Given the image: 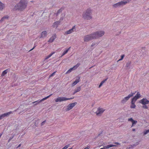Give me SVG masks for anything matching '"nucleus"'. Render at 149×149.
<instances>
[{
    "instance_id": "14",
    "label": "nucleus",
    "mask_w": 149,
    "mask_h": 149,
    "mask_svg": "<svg viewBox=\"0 0 149 149\" xmlns=\"http://www.w3.org/2000/svg\"><path fill=\"white\" fill-rule=\"evenodd\" d=\"M11 113H12L11 111H10V112H9L6 113H4L2 114L0 116V119H2L5 116H7L9 115V114H10Z\"/></svg>"
},
{
    "instance_id": "49",
    "label": "nucleus",
    "mask_w": 149,
    "mask_h": 149,
    "mask_svg": "<svg viewBox=\"0 0 149 149\" xmlns=\"http://www.w3.org/2000/svg\"><path fill=\"white\" fill-rule=\"evenodd\" d=\"M91 67L90 68H91L92 67Z\"/></svg>"
},
{
    "instance_id": "41",
    "label": "nucleus",
    "mask_w": 149,
    "mask_h": 149,
    "mask_svg": "<svg viewBox=\"0 0 149 149\" xmlns=\"http://www.w3.org/2000/svg\"><path fill=\"white\" fill-rule=\"evenodd\" d=\"M45 121H43V122H42V123H41V125H44V123H45Z\"/></svg>"
},
{
    "instance_id": "24",
    "label": "nucleus",
    "mask_w": 149,
    "mask_h": 149,
    "mask_svg": "<svg viewBox=\"0 0 149 149\" xmlns=\"http://www.w3.org/2000/svg\"><path fill=\"white\" fill-rule=\"evenodd\" d=\"M52 94H50V95H49L45 97V98H43L39 102H41L44 100H46L47 99V98H49V97H50Z\"/></svg>"
},
{
    "instance_id": "4",
    "label": "nucleus",
    "mask_w": 149,
    "mask_h": 149,
    "mask_svg": "<svg viewBox=\"0 0 149 149\" xmlns=\"http://www.w3.org/2000/svg\"><path fill=\"white\" fill-rule=\"evenodd\" d=\"M74 98V97L70 98H67L64 97H58L55 99L56 102H61L62 101L72 99Z\"/></svg>"
},
{
    "instance_id": "12",
    "label": "nucleus",
    "mask_w": 149,
    "mask_h": 149,
    "mask_svg": "<svg viewBox=\"0 0 149 149\" xmlns=\"http://www.w3.org/2000/svg\"><path fill=\"white\" fill-rule=\"evenodd\" d=\"M129 2L128 0L126 1L125 0H124L123 1H121L119 2H118V4L120 6H123L125 5L126 3Z\"/></svg>"
},
{
    "instance_id": "5",
    "label": "nucleus",
    "mask_w": 149,
    "mask_h": 149,
    "mask_svg": "<svg viewBox=\"0 0 149 149\" xmlns=\"http://www.w3.org/2000/svg\"><path fill=\"white\" fill-rule=\"evenodd\" d=\"M135 94V93H131L130 94L128 95L123 98L121 101V102L122 103H125L130 98L133 96Z\"/></svg>"
},
{
    "instance_id": "6",
    "label": "nucleus",
    "mask_w": 149,
    "mask_h": 149,
    "mask_svg": "<svg viewBox=\"0 0 149 149\" xmlns=\"http://www.w3.org/2000/svg\"><path fill=\"white\" fill-rule=\"evenodd\" d=\"M93 33L88 35L85 36L84 38V41H88L90 40L95 39L94 36H93Z\"/></svg>"
},
{
    "instance_id": "16",
    "label": "nucleus",
    "mask_w": 149,
    "mask_h": 149,
    "mask_svg": "<svg viewBox=\"0 0 149 149\" xmlns=\"http://www.w3.org/2000/svg\"><path fill=\"white\" fill-rule=\"evenodd\" d=\"M56 34H54L49 39L48 42H52L56 38Z\"/></svg>"
},
{
    "instance_id": "29",
    "label": "nucleus",
    "mask_w": 149,
    "mask_h": 149,
    "mask_svg": "<svg viewBox=\"0 0 149 149\" xmlns=\"http://www.w3.org/2000/svg\"><path fill=\"white\" fill-rule=\"evenodd\" d=\"M117 146L116 145H113V144L108 145V147H109V148L111 147H115V146Z\"/></svg>"
},
{
    "instance_id": "13",
    "label": "nucleus",
    "mask_w": 149,
    "mask_h": 149,
    "mask_svg": "<svg viewBox=\"0 0 149 149\" xmlns=\"http://www.w3.org/2000/svg\"><path fill=\"white\" fill-rule=\"evenodd\" d=\"M136 101L132 99L131 102V104L130 106L131 108L134 109L136 107V106L135 104Z\"/></svg>"
},
{
    "instance_id": "37",
    "label": "nucleus",
    "mask_w": 149,
    "mask_h": 149,
    "mask_svg": "<svg viewBox=\"0 0 149 149\" xmlns=\"http://www.w3.org/2000/svg\"><path fill=\"white\" fill-rule=\"evenodd\" d=\"M4 19H8V15L3 17Z\"/></svg>"
},
{
    "instance_id": "48",
    "label": "nucleus",
    "mask_w": 149,
    "mask_h": 149,
    "mask_svg": "<svg viewBox=\"0 0 149 149\" xmlns=\"http://www.w3.org/2000/svg\"><path fill=\"white\" fill-rule=\"evenodd\" d=\"M93 45H93V44H92V46H93Z\"/></svg>"
},
{
    "instance_id": "2",
    "label": "nucleus",
    "mask_w": 149,
    "mask_h": 149,
    "mask_svg": "<svg viewBox=\"0 0 149 149\" xmlns=\"http://www.w3.org/2000/svg\"><path fill=\"white\" fill-rule=\"evenodd\" d=\"M92 10L91 8L87 9L83 14V17L85 19H90L92 18L91 13Z\"/></svg>"
},
{
    "instance_id": "47",
    "label": "nucleus",
    "mask_w": 149,
    "mask_h": 149,
    "mask_svg": "<svg viewBox=\"0 0 149 149\" xmlns=\"http://www.w3.org/2000/svg\"><path fill=\"white\" fill-rule=\"evenodd\" d=\"M72 149V148H71L69 149Z\"/></svg>"
},
{
    "instance_id": "43",
    "label": "nucleus",
    "mask_w": 149,
    "mask_h": 149,
    "mask_svg": "<svg viewBox=\"0 0 149 149\" xmlns=\"http://www.w3.org/2000/svg\"><path fill=\"white\" fill-rule=\"evenodd\" d=\"M21 144H19V145L17 146V148H19V147L21 146Z\"/></svg>"
},
{
    "instance_id": "27",
    "label": "nucleus",
    "mask_w": 149,
    "mask_h": 149,
    "mask_svg": "<svg viewBox=\"0 0 149 149\" xmlns=\"http://www.w3.org/2000/svg\"><path fill=\"white\" fill-rule=\"evenodd\" d=\"M137 122V121H136L133 120V121H132V124L131 127H133L134 124H136Z\"/></svg>"
},
{
    "instance_id": "22",
    "label": "nucleus",
    "mask_w": 149,
    "mask_h": 149,
    "mask_svg": "<svg viewBox=\"0 0 149 149\" xmlns=\"http://www.w3.org/2000/svg\"><path fill=\"white\" fill-rule=\"evenodd\" d=\"M55 53L54 52H52L49 55L47 56H46L45 58V60H46L49 58L51 57Z\"/></svg>"
},
{
    "instance_id": "18",
    "label": "nucleus",
    "mask_w": 149,
    "mask_h": 149,
    "mask_svg": "<svg viewBox=\"0 0 149 149\" xmlns=\"http://www.w3.org/2000/svg\"><path fill=\"white\" fill-rule=\"evenodd\" d=\"M47 34V32L46 31H44L42 32L41 34V37L43 38L45 37Z\"/></svg>"
},
{
    "instance_id": "42",
    "label": "nucleus",
    "mask_w": 149,
    "mask_h": 149,
    "mask_svg": "<svg viewBox=\"0 0 149 149\" xmlns=\"http://www.w3.org/2000/svg\"><path fill=\"white\" fill-rule=\"evenodd\" d=\"M114 143L115 144H116L117 145H120V144L119 143H117V142H115Z\"/></svg>"
},
{
    "instance_id": "26",
    "label": "nucleus",
    "mask_w": 149,
    "mask_h": 149,
    "mask_svg": "<svg viewBox=\"0 0 149 149\" xmlns=\"http://www.w3.org/2000/svg\"><path fill=\"white\" fill-rule=\"evenodd\" d=\"M107 79H105V80H104L102 81L101 83H100V85H99V88H100L101 86L102 85V84H103L107 80Z\"/></svg>"
},
{
    "instance_id": "39",
    "label": "nucleus",
    "mask_w": 149,
    "mask_h": 149,
    "mask_svg": "<svg viewBox=\"0 0 149 149\" xmlns=\"http://www.w3.org/2000/svg\"><path fill=\"white\" fill-rule=\"evenodd\" d=\"M55 72H53V73H52V74H51L50 75V77H51L52 76H53L54 75Z\"/></svg>"
},
{
    "instance_id": "21",
    "label": "nucleus",
    "mask_w": 149,
    "mask_h": 149,
    "mask_svg": "<svg viewBox=\"0 0 149 149\" xmlns=\"http://www.w3.org/2000/svg\"><path fill=\"white\" fill-rule=\"evenodd\" d=\"M4 8V4L0 1V10H2Z\"/></svg>"
},
{
    "instance_id": "15",
    "label": "nucleus",
    "mask_w": 149,
    "mask_h": 149,
    "mask_svg": "<svg viewBox=\"0 0 149 149\" xmlns=\"http://www.w3.org/2000/svg\"><path fill=\"white\" fill-rule=\"evenodd\" d=\"M61 22L60 21H58L56 22H55L54 23L52 26L53 27L57 28L58 25Z\"/></svg>"
},
{
    "instance_id": "36",
    "label": "nucleus",
    "mask_w": 149,
    "mask_h": 149,
    "mask_svg": "<svg viewBox=\"0 0 149 149\" xmlns=\"http://www.w3.org/2000/svg\"><path fill=\"white\" fill-rule=\"evenodd\" d=\"M143 107L145 109H147L148 108V107L146 105L143 106Z\"/></svg>"
},
{
    "instance_id": "1",
    "label": "nucleus",
    "mask_w": 149,
    "mask_h": 149,
    "mask_svg": "<svg viewBox=\"0 0 149 149\" xmlns=\"http://www.w3.org/2000/svg\"><path fill=\"white\" fill-rule=\"evenodd\" d=\"M27 4L26 0H21L15 6V8L16 10H22L26 7Z\"/></svg>"
},
{
    "instance_id": "32",
    "label": "nucleus",
    "mask_w": 149,
    "mask_h": 149,
    "mask_svg": "<svg viewBox=\"0 0 149 149\" xmlns=\"http://www.w3.org/2000/svg\"><path fill=\"white\" fill-rule=\"evenodd\" d=\"M124 57V55H123L121 56V58L120 59L118 60V61H121L123 60V58Z\"/></svg>"
},
{
    "instance_id": "31",
    "label": "nucleus",
    "mask_w": 149,
    "mask_h": 149,
    "mask_svg": "<svg viewBox=\"0 0 149 149\" xmlns=\"http://www.w3.org/2000/svg\"><path fill=\"white\" fill-rule=\"evenodd\" d=\"M73 70L72 68H71L70 69H69L66 72V73H68L71 72Z\"/></svg>"
},
{
    "instance_id": "7",
    "label": "nucleus",
    "mask_w": 149,
    "mask_h": 149,
    "mask_svg": "<svg viewBox=\"0 0 149 149\" xmlns=\"http://www.w3.org/2000/svg\"><path fill=\"white\" fill-rule=\"evenodd\" d=\"M139 102L143 105H145L149 104V101L146 98H143L140 100Z\"/></svg>"
},
{
    "instance_id": "44",
    "label": "nucleus",
    "mask_w": 149,
    "mask_h": 149,
    "mask_svg": "<svg viewBox=\"0 0 149 149\" xmlns=\"http://www.w3.org/2000/svg\"><path fill=\"white\" fill-rule=\"evenodd\" d=\"M12 139V138H10L8 140V142H9L10 141V140L11 139Z\"/></svg>"
},
{
    "instance_id": "10",
    "label": "nucleus",
    "mask_w": 149,
    "mask_h": 149,
    "mask_svg": "<svg viewBox=\"0 0 149 149\" xmlns=\"http://www.w3.org/2000/svg\"><path fill=\"white\" fill-rule=\"evenodd\" d=\"M75 29V26H73L72 28L70 29L68 31H67L65 33V34L66 35L69 34L73 33L74 31V30Z\"/></svg>"
},
{
    "instance_id": "38",
    "label": "nucleus",
    "mask_w": 149,
    "mask_h": 149,
    "mask_svg": "<svg viewBox=\"0 0 149 149\" xmlns=\"http://www.w3.org/2000/svg\"><path fill=\"white\" fill-rule=\"evenodd\" d=\"M4 19H4V18L3 17H2V18L1 19V20H0V22H2L3 21H4Z\"/></svg>"
},
{
    "instance_id": "33",
    "label": "nucleus",
    "mask_w": 149,
    "mask_h": 149,
    "mask_svg": "<svg viewBox=\"0 0 149 149\" xmlns=\"http://www.w3.org/2000/svg\"><path fill=\"white\" fill-rule=\"evenodd\" d=\"M69 146V145H67L64 147L62 149H67Z\"/></svg>"
},
{
    "instance_id": "34",
    "label": "nucleus",
    "mask_w": 149,
    "mask_h": 149,
    "mask_svg": "<svg viewBox=\"0 0 149 149\" xmlns=\"http://www.w3.org/2000/svg\"><path fill=\"white\" fill-rule=\"evenodd\" d=\"M133 120H134L132 118H131L128 119V121H131L132 122V121H133Z\"/></svg>"
},
{
    "instance_id": "46",
    "label": "nucleus",
    "mask_w": 149,
    "mask_h": 149,
    "mask_svg": "<svg viewBox=\"0 0 149 149\" xmlns=\"http://www.w3.org/2000/svg\"><path fill=\"white\" fill-rule=\"evenodd\" d=\"M35 47H34L32 49H31L30 51H31L32 50H33L34 49V48H35Z\"/></svg>"
},
{
    "instance_id": "50",
    "label": "nucleus",
    "mask_w": 149,
    "mask_h": 149,
    "mask_svg": "<svg viewBox=\"0 0 149 149\" xmlns=\"http://www.w3.org/2000/svg\"><path fill=\"white\" fill-rule=\"evenodd\" d=\"M35 102H33V103H35Z\"/></svg>"
},
{
    "instance_id": "3",
    "label": "nucleus",
    "mask_w": 149,
    "mask_h": 149,
    "mask_svg": "<svg viewBox=\"0 0 149 149\" xmlns=\"http://www.w3.org/2000/svg\"><path fill=\"white\" fill-rule=\"evenodd\" d=\"M104 34L103 31H100L93 33V36H94L95 39L97 38L102 36Z\"/></svg>"
},
{
    "instance_id": "19",
    "label": "nucleus",
    "mask_w": 149,
    "mask_h": 149,
    "mask_svg": "<svg viewBox=\"0 0 149 149\" xmlns=\"http://www.w3.org/2000/svg\"><path fill=\"white\" fill-rule=\"evenodd\" d=\"M81 90V88L80 86L77 87V88L75 90L74 92L73 93V94L74 95L76 93L79 92Z\"/></svg>"
},
{
    "instance_id": "30",
    "label": "nucleus",
    "mask_w": 149,
    "mask_h": 149,
    "mask_svg": "<svg viewBox=\"0 0 149 149\" xmlns=\"http://www.w3.org/2000/svg\"><path fill=\"white\" fill-rule=\"evenodd\" d=\"M148 132H149V130H146L143 132V134L144 135H146Z\"/></svg>"
},
{
    "instance_id": "45",
    "label": "nucleus",
    "mask_w": 149,
    "mask_h": 149,
    "mask_svg": "<svg viewBox=\"0 0 149 149\" xmlns=\"http://www.w3.org/2000/svg\"><path fill=\"white\" fill-rule=\"evenodd\" d=\"M135 129H132V131H135Z\"/></svg>"
},
{
    "instance_id": "17",
    "label": "nucleus",
    "mask_w": 149,
    "mask_h": 149,
    "mask_svg": "<svg viewBox=\"0 0 149 149\" xmlns=\"http://www.w3.org/2000/svg\"><path fill=\"white\" fill-rule=\"evenodd\" d=\"M79 79L80 77H78V79H76L75 81H74L72 84V86H74L77 83H78L79 81Z\"/></svg>"
},
{
    "instance_id": "9",
    "label": "nucleus",
    "mask_w": 149,
    "mask_h": 149,
    "mask_svg": "<svg viewBox=\"0 0 149 149\" xmlns=\"http://www.w3.org/2000/svg\"><path fill=\"white\" fill-rule=\"evenodd\" d=\"M104 109L102 108H99L97 109V110L96 112V115L97 116H100L104 111Z\"/></svg>"
},
{
    "instance_id": "35",
    "label": "nucleus",
    "mask_w": 149,
    "mask_h": 149,
    "mask_svg": "<svg viewBox=\"0 0 149 149\" xmlns=\"http://www.w3.org/2000/svg\"><path fill=\"white\" fill-rule=\"evenodd\" d=\"M130 63H127L126 65V67H129L130 66Z\"/></svg>"
},
{
    "instance_id": "8",
    "label": "nucleus",
    "mask_w": 149,
    "mask_h": 149,
    "mask_svg": "<svg viewBox=\"0 0 149 149\" xmlns=\"http://www.w3.org/2000/svg\"><path fill=\"white\" fill-rule=\"evenodd\" d=\"M77 104V102H75L69 104L67 106V108L66 109V111H67L72 109Z\"/></svg>"
},
{
    "instance_id": "23",
    "label": "nucleus",
    "mask_w": 149,
    "mask_h": 149,
    "mask_svg": "<svg viewBox=\"0 0 149 149\" xmlns=\"http://www.w3.org/2000/svg\"><path fill=\"white\" fill-rule=\"evenodd\" d=\"M80 65V63H78L77 64L75 65L72 68L73 70H75L78 67L79 65Z\"/></svg>"
},
{
    "instance_id": "28",
    "label": "nucleus",
    "mask_w": 149,
    "mask_h": 149,
    "mask_svg": "<svg viewBox=\"0 0 149 149\" xmlns=\"http://www.w3.org/2000/svg\"><path fill=\"white\" fill-rule=\"evenodd\" d=\"M114 7L116 8L118 6H120L119 4H118V3H116L113 5Z\"/></svg>"
},
{
    "instance_id": "25",
    "label": "nucleus",
    "mask_w": 149,
    "mask_h": 149,
    "mask_svg": "<svg viewBox=\"0 0 149 149\" xmlns=\"http://www.w3.org/2000/svg\"><path fill=\"white\" fill-rule=\"evenodd\" d=\"M8 69H6L5 70H4L3 71L2 73V74H1V76H3L5 74H6L8 72Z\"/></svg>"
},
{
    "instance_id": "20",
    "label": "nucleus",
    "mask_w": 149,
    "mask_h": 149,
    "mask_svg": "<svg viewBox=\"0 0 149 149\" xmlns=\"http://www.w3.org/2000/svg\"><path fill=\"white\" fill-rule=\"evenodd\" d=\"M70 48V47L69 48H68L66 50L64 51L62 55L61 56V57H62V56H63L65 54H66L68 52Z\"/></svg>"
},
{
    "instance_id": "11",
    "label": "nucleus",
    "mask_w": 149,
    "mask_h": 149,
    "mask_svg": "<svg viewBox=\"0 0 149 149\" xmlns=\"http://www.w3.org/2000/svg\"><path fill=\"white\" fill-rule=\"evenodd\" d=\"M141 96V95L140 94L139 92H138L137 93L136 95L132 99L136 101Z\"/></svg>"
},
{
    "instance_id": "40",
    "label": "nucleus",
    "mask_w": 149,
    "mask_h": 149,
    "mask_svg": "<svg viewBox=\"0 0 149 149\" xmlns=\"http://www.w3.org/2000/svg\"><path fill=\"white\" fill-rule=\"evenodd\" d=\"M62 11L61 9H59L58 11V13H59L60 12H61Z\"/></svg>"
}]
</instances>
